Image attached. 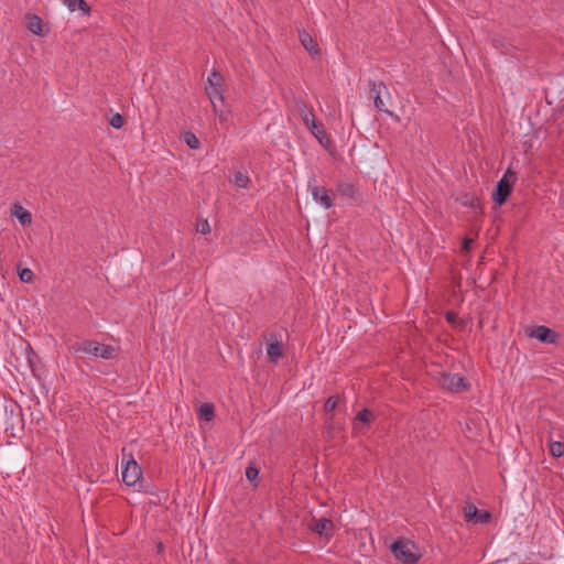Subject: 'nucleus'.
<instances>
[{
    "label": "nucleus",
    "instance_id": "obj_1",
    "mask_svg": "<svg viewBox=\"0 0 564 564\" xmlns=\"http://www.w3.org/2000/svg\"><path fill=\"white\" fill-rule=\"evenodd\" d=\"M69 350L74 354H85L106 360L116 359L119 349L115 346L101 344L97 340L84 339L76 341L69 346Z\"/></svg>",
    "mask_w": 564,
    "mask_h": 564
},
{
    "label": "nucleus",
    "instance_id": "obj_2",
    "mask_svg": "<svg viewBox=\"0 0 564 564\" xmlns=\"http://www.w3.org/2000/svg\"><path fill=\"white\" fill-rule=\"evenodd\" d=\"M391 552L395 560L402 562L403 564H416L421 557L417 545L406 539L395 540L391 544Z\"/></svg>",
    "mask_w": 564,
    "mask_h": 564
},
{
    "label": "nucleus",
    "instance_id": "obj_3",
    "mask_svg": "<svg viewBox=\"0 0 564 564\" xmlns=\"http://www.w3.org/2000/svg\"><path fill=\"white\" fill-rule=\"evenodd\" d=\"M0 420L6 432H10L14 436L15 430H23L24 421L22 409L14 402L4 403L0 412Z\"/></svg>",
    "mask_w": 564,
    "mask_h": 564
},
{
    "label": "nucleus",
    "instance_id": "obj_4",
    "mask_svg": "<svg viewBox=\"0 0 564 564\" xmlns=\"http://www.w3.org/2000/svg\"><path fill=\"white\" fill-rule=\"evenodd\" d=\"M121 455L122 462L127 459L121 473L122 481L129 487L134 486L142 478V469L134 459L132 452H128L123 447L121 449Z\"/></svg>",
    "mask_w": 564,
    "mask_h": 564
},
{
    "label": "nucleus",
    "instance_id": "obj_5",
    "mask_svg": "<svg viewBox=\"0 0 564 564\" xmlns=\"http://www.w3.org/2000/svg\"><path fill=\"white\" fill-rule=\"evenodd\" d=\"M369 98L373 100L375 108L393 117V112L387 108V100L391 98L389 89L383 82H369Z\"/></svg>",
    "mask_w": 564,
    "mask_h": 564
},
{
    "label": "nucleus",
    "instance_id": "obj_6",
    "mask_svg": "<svg viewBox=\"0 0 564 564\" xmlns=\"http://www.w3.org/2000/svg\"><path fill=\"white\" fill-rule=\"evenodd\" d=\"M517 181L516 172L511 171L509 167L501 180L497 183L496 188L492 194V199L496 204L502 205L507 202L508 197L511 194L512 185Z\"/></svg>",
    "mask_w": 564,
    "mask_h": 564
},
{
    "label": "nucleus",
    "instance_id": "obj_7",
    "mask_svg": "<svg viewBox=\"0 0 564 564\" xmlns=\"http://www.w3.org/2000/svg\"><path fill=\"white\" fill-rule=\"evenodd\" d=\"M436 379L443 389L454 393H460L463 391L469 390L470 388V384L466 381V379L458 373L442 371L438 373Z\"/></svg>",
    "mask_w": 564,
    "mask_h": 564
},
{
    "label": "nucleus",
    "instance_id": "obj_8",
    "mask_svg": "<svg viewBox=\"0 0 564 564\" xmlns=\"http://www.w3.org/2000/svg\"><path fill=\"white\" fill-rule=\"evenodd\" d=\"M307 186L315 203L319 204L325 209H329L333 206L330 192L324 186L316 185L315 176L310 177Z\"/></svg>",
    "mask_w": 564,
    "mask_h": 564
},
{
    "label": "nucleus",
    "instance_id": "obj_9",
    "mask_svg": "<svg viewBox=\"0 0 564 564\" xmlns=\"http://www.w3.org/2000/svg\"><path fill=\"white\" fill-rule=\"evenodd\" d=\"M311 524V530L318 534L321 538L325 540H330L334 536L335 524L330 519L327 518H313Z\"/></svg>",
    "mask_w": 564,
    "mask_h": 564
},
{
    "label": "nucleus",
    "instance_id": "obj_10",
    "mask_svg": "<svg viewBox=\"0 0 564 564\" xmlns=\"http://www.w3.org/2000/svg\"><path fill=\"white\" fill-rule=\"evenodd\" d=\"M263 337L269 341L267 345V355L271 362L276 364L278 359L283 355V345L273 334H264Z\"/></svg>",
    "mask_w": 564,
    "mask_h": 564
},
{
    "label": "nucleus",
    "instance_id": "obj_11",
    "mask_svg": "<svg viewBox=\"0 0 564 564\" xmlns=\"http://www.w3.org/2000/svg\"><path fill=\"white\" fill-rule=\"evenodd\" d=\"M464 517L466 521L474 523H487L491 516L488 511L478 512V509L473 503H467L464 508Z\"/></svg>",
    "mask_w": 564,
    "mask_h": 564
},
{
    "label": "nucleus",
    "instance_id": "obj_12",
    "mask_svg": "<svg viewBox=\"0 0 564 564\" xmlns=\"http://www.w3.org/2000/svg\"><path fill=\"white\" fill-rule=\"evenodd\" d=\"M530 336L546 344H554L558 338V334L556 332L544 325L536 326L532 329Z\"/></svg>",
    "mask_w": 564,
    "mask_h": 564
},
{
    "label": "nucleus",
    "instance_id": "obj_13",
    "mask_svg": "<svg viewBox=\"0 0 564 564\" xmlns=\"http://www.w3.org/2000/svg\"><path fill=\"white\" fill-rule=\"evenodd\" d=\"M296 108L302 118L303 123L306 126L307 129L316 122L313 108L308 106L306 102L297 101Z\"/></svg>",
    "mask_w": 564,
    "mask_h": 564
},
{
    "label": "nucleus",
    "instance_id": "obj_14",
    "mask_svg": "<svg viewBox=\"0 0 564 564\" xmlns=\"http://www.w3.org/2000/svg\"><path fill=\"white\" fill-rule=\"evenodd\" d=\"M26 28L30 30L34 35L37 36H44L46 31L43 29V21L42 19L36 14H26Z\"/></svg>",
    "mask_w": 564,
    "mask_h": 564
},
{
    "label": "nucleus",
    "instance_id": "obj_15",
    "mask_svg": "<svg viewBox=\"0 0 564 564\" xmlns=\"http://www.w3.org/2000/svg\"><path fill=\"white\" fill-rule=\"evenodd\" d=\"M299 37L301 44L304 46L306 51L310 52L311 55L319 54V47L317 42L306 31H301Z\"/></svg>",
    "mask_w": 564,
    "mask_h": 564
},
{
    "label": "nucleus",
    "instance_id": "obj_16",
    "mask_svg": "<svg viewBox=\"0 0 564 564\" xmlns=\"http://www.w3.org/2000/svg\"><path fill=\"white\" fill-rule=\"evenodd\" d=\"M308 130L323 147H325V148L328 147V144L330 142L329 137H328L327 132L325 131L324 126L321 122L316 121L313 126H311L308 128Z\"/></svg>",
    "mask_w": 564,
    "mask_h": 564
},
{
    "label": "nucleus",
    "instance_id": "obj_17",
    "mask_svg": "<svg viewBox=\"0 0 564 564\" xmlns=\"http://www.w3.org/2000/svg\"><path fill=\"white\" fill-rule=\"evenodd\" d=\"M458 202L464 207L470 208V209H473L476 213L477 212L481 213L480 200L474 194H469V193L463 194L458 198Z\"/></svg>",
    "mask_w": 564,
    "mask_h": 564
},
{
    "label": "nucleus",
    "instance_id": "obj_18",
    "mask_svg": "<svg viewBox=\"0 0 564 564\" xmlns=\"http://www.w3.org/2000/svg\"><path fill=\"white\" fill-rule=\"evenodd\" d=\"M64 2L72 12L80 10L87 15L90 13V7L85 0H65Z\"/></svg>",
    "mask_w": 564,
    "mask_h": 564
},
{
    "label": "nucleus",
    "instance_id": "obj_19",
    "mask_svg": "<svg viewBox=\"0 0 564 564\" xmlns=\"http://www.w3.org/2000/svg\"><path fill=\"white\" fill-rule=\"evenodd\" d=\"M14 208L15 210L13 212V214L19 219L22 226H26L32 223V215L30 212L25 210L20 205H14Z\"/></svg>",
    "mask_w": 564,
    "mask_h": 564
},
{
    "label": "nucleus",
    "instance_id": "obj_20",
    "mask_svg": "<svg viewBox=\"0 0 564 564\" xmlns=\"http://www.w3.org/2000/svg\"><path fill=\"white\" fill-rule=\"evenodd\" d=\"M221 83H223V76L218 72H213L208 76V84H209L210 88H213L216 91V94L219 96V99H223L221 93L219 90Z\"/></svg>",
    "mask_w": 564,
    "mask_h": 564
},
{
    "label": "nucleus",
    "instance_id": "obj_21",
    "mask_svg": "<svg viewBox=\"0 0 564 564\" xmlns=\"http://www.w3.org/2000/svg\"><path fill=\"white\" fill-rule=\"evenodd\" d=\"M199 414L203 416L206 421H212L215 416V409L212 403H203L199 406Z\"/></svg>",
    "mask_w": 564,
    "mask_h": 564
},
{
    "label": "nucleus",
    "instance_id": "obj_22",
    "mask_svg": "<svg viewBox=\"0 0 564 564\" xmlns=\"http://www.w3.org/2000/svg\"><path fill=\"white\" fill-rule=\"evenodd\" d=\"M234 183L237 187L247 188L250 184V178L238 171L234 175Z\"/></svg>",
    "mask_w": 564,
    "mask_h": 564
},
{
    "label": "nucleus",
    "instance_id": "obj_23",
    "mask_svg": "<svg viewBox=\"0 0 564 564\" xmlns=\"http://www.w3.org/2000/svg\"><path fill=\"white\" fill-rule=\"evenodd\" d=\"M183 140L193 150H196L200 147L198 138L193 132H185Z\"/></svg>",
    "mask_w": 564,
    "mask_h": 564
},
{
    "label": "nucleus",
    "instance_id": "obj_24",
    "mask_svg": "<svg viewBox=\"0 0 564 564\" xmlns=\"http://www.w3.org/2000/svg\"><path fill=\"white\" fill-rule=\"evenodd\" d=\"M338 192L341 195L350 197V198H354L355 195L357 194V189H356L355 185L348 184V183L339 185L338 186Z\"/></svg>",
    "mask_w": 564,
    "mask_h": 564
},
{
    "label": "nucleus",
    "instance_id": "obj_25",
    "mask_svg": "<svg viewBox=\"0 0 564 564\" xmlns=\"http://www.w3.org/2000/svg\"><path fill=\"white\" fill-rule=\"evenodd\" d=\"M373 415L369 409H362L355 417L356 422H360L364 424H369L372 420Z\"/></svg>",
    "mask_w": 564,
    "mask_h": 564
},
{
    "label": "nucleus",
    "instance_id": "obj_26",
    "mask_svg": "<svg viewBox=\"0 0 564 564\" xmlns=\"http://www.w3.org/2000/svg\"><path fill=\"white\" fill-rule=\"evenodd\" d=\"M550 453L553 457H561L564 454V443L563 442H552L550 445Z\"/></svg>",
    "mask_w": 564,
    "mask_h": 564
},
{
    "label": "nucleus",
    "instance_id": "obj_27",
    "mask_svg": "<svg viewBox=\"0 0 564 564\" xmlns=\"http://www.w3.org/2000/svg\"><path fill=\"white\" fill-rule=\"evenodd\" d=\"M339 402V397L338 395H332L329 397L325 404H324V410L325 412H332L336 409L337 404Z\"/></svg>",
    "mask_w": 564,
    "mask_h": 564
},
{
    "label": "nucleus",
    "instance_id": "obj_28",
    "mask_svg": "<svg viewBox=\"0 0 564 564\" xmlns=\"http://www.w3.org/2000/svg\"><path fill=\"white\" fill-rule=\"evenodd\" d=\"M109 124L115 129H120L124 124V118L120 113H115L110 120Z\"/></svg>",
    "mask_w": 564,
    "mask_h": 564
},
{
    "label": "nucleus",
    "instance_id": "obj_29",
    "mask_svg": "<svg viewBox=\"0 0 564 564\" xmlns=\"http://www.w3.org/2000/svg\"><path fill=\"white\" fill-rule=\"evenodd\" d=\"M246 478L249 480V481H253L257 479L258 475H259V470L256 466L253 465H249L247 468H246Z\"/></svg>",
    "mask_w": 564,
    "mask_h": 564
},
{
    "label": "nucleus",
    "instance_id": "obj_30",
    "mask_svg": "<svg viewBox=\"0 0 564 564\" xmlns=\"http://www.w3.org/2000/svg\"><path fill=\"white\" fill-rule=\"evenodd\" d=\"M33 276H34V274H33L32 270H31V269H28V268L22 269V270L20 271V273H19V278H20V280H21L22 282H25V283L31 282V281L33 280Z\"/></svg>",
    "mask_w": 564,
    "mask_h": 564
},
{
    "label": "nucleus",
    "instance_id": "obj_31",
    "mask_svg": "<svg viewBox=\"0 0 564 564\" xmlns=\"http://www.w3.org/2000/svg\"><path fill=\"white\" fill-rule=\"evenodd\" d=\"M197 230L203 235L208 234L210 231V226H209L208 221L204 220V221L199 223L197 226Z\"/></svg>",
    "mask_w": 564,
    "mask_h": 564
},
{
    "label": "nucleus",
    "instance_id": "obj_32",
    "mask_svg": "<svg viewBox=\"0 0 564 564\" xmlns=\"http://www.w3.org/2000/svg\"><path fill=\"white\" fill-rule=\"evenodd\" d=\"M473 242H474V241H473V239H470V238H465V239L463 240V243H462V248H463V250L468 251Z\"/></svg>",
    "mask_w": 564,
    "mask_h": 564
},
{
    "label": "nucleus",
    "instance_id": "obj_33",
    "mask_svg": "<svg viewBox=\"0 0 564 564\" xmlns=\"http://www.w3.org/2000/svg\"><path fill=\"white\" fill-rule=\"evenodd\" d=\"M207 94L209 96V99H210L213 106L215 107V99L216 98L219 99V96L216 94V91L213 88H210V90H207Z\"/></svg>",
    "mask_w": 564,
    "mask_h": 564
},
{
    "label": "nucleus",
    "instance_id": "obj_34",
    "mask_svg": "<svg viewBox=\"0 0 564 564\" xmlns=\"http://www.w3.org/2000/svg\"><path fill=\"white\" fill-rule=\"evenodd\" d=\"M455 317H456V316H455V313H454V312H451V311H449V312H447V313H446V319H447L448 322L453 323V322L455 321Z\"/></svg>",
    "mask_w": 564,
    "mask_h": 564
},
{
    "label": "nucleus",
    "instance_id": "obj_35",
    "mask_svg": "<svg viewBox=\"0 0 564 564\" xmlns=\"http://www.w3.org/2000/svg\"><path fill=\"white\" fill-rule=\"evenodd\" d=\"M163 547L162 543L158 546V550H161Z\"/></svg>",
    "mask_w": 564,
    "mask_h": 564
}]
</instances>
